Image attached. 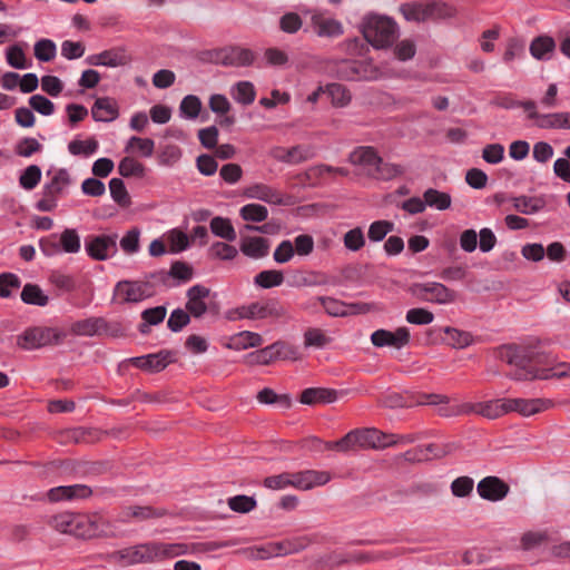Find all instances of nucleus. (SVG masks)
<instances>
[{"mask_svg":"<svg viewBox=\"0 0 570 570\" xmlns=\"http://www.w3.org/2000/svg\"><path fill=\"white\" fill-rule=\"evenodd\" d=\"M325 446L328 450H337L341 452H346V451L355 449L356 446H360V439H358L357 430H353V431L348 432L345 436H343L338 441L327 442Z\"/></svg>","mask_w":570,"mask_h":570,"instance_id":"obj_53","label":"nucleus"},{"mask_svg":"<svg viewBox=\"0 0 570 570\" xmlns=\"http://www.w3.org/2000/svg\"><path fill=\"white\" fill-rule=\"evenodd\" d=\"M474 481L470 476H459L451 483V492L454 497H468L473 490Z\"/></svg>","mask_w":570,"mask_h":570,"instance_id":"obj_64","label":"nucleus"},{"mask_svg":"<svg viewBox=\"0 0 570 570\" xmlns=\"http://www.w3.org/2000/svg\"><path fill=\"white\" fill-rule=\"evenodd\" d=\"M284 343L276 342L269 346H266L257 352L249 353L246 358L249 364H262L267 365L276 357L281 356Z\"/></svg>","mask_w":570,"mask_h":570,"instance_id":"obj_30","label":"nucleus"},{"mask_svg":"<svg viewBox=\"0 0 570 570\" xmlns=\"http://www.w3.org/2000/svg\"><path fill=\"white\" fill-rule=\"evenodd\" d=\"M406 322L415 325H428L434 320V314L429 309L422 307L411 308L405 315Z\"/></svg>","mask_w":570,"mask_h":570,"instance_id":"obj_60","label":"nucleus"},{"mask_svg":"<svg viewBox=\"0 0 570 570\" xmlns=\"http://www.w3.org/2000/svg\"><path fill=\"white\" fill-rule=\"evenodd\" d=\"M48 176H51L50 181L45 184L42 190L48 195L59 197L63 189L70 184V176L63 168L48 171Z\"/></svg>","mask_w":570,"mask_h":570,"instance_id":"obj_31","label":"nucleus"},{"mask_svg":"<svg viewBox=\"0 0 570 570\" xmlns=\"http://www.w3.org/2000/svg\"><path fill=\"white\" fill-rule=\"evenodd\" d=\"M118 171L122 177H144L145 166L132 157H125L118 165Z\"/></svg>","mask_w":570,"mask_h":570,"instance_id":"obj_47","label":"nucleus"},{"mask_svg":"<svg viewBox=\"0 0 570 570\" xmlns=\"http://www.w3.org/2000/svg\"><path fill=\"white\" fill-rule=\"evenodd\" d=\"M556 42L549 36H539L534 38L530 45V53L533 58L542 60L548 59L549 55L553 52Z\"/></svg>","mask_w":570,"mask_h":570,"instance_id":"obj_35","label":"nucleus"},{"mask_svg":"<svg viewBox=\"0 0 570 570\" xmlns=\"http://www.w3.org/2000/svg\"><path fill=\"white\" fill-rule=\"evenodd\" d=\"M224 547H227L224 542H197L188 546L185 543L148 541L110 553L109 561L129 567L138 563L159 562L187 553L215 551Z\"/></svg>","mask_w":570,"mask_h":570,"instance_id":"obj_2","label":"nucleus"},{"mask_svg":"<svg viewBox=\"0 0 570 570\" xmlns=\"http://www.w3.org/2000/svg\"><path fill=\"white\" fill-rule=\"evenodd\" d=\"M337 399V393L335 390L324 389V387H309L305 389L301 393L299 401L303 404L314 405L318 403H332Z\"/></svg>","mask_w":570,"mask_h":570,"instance_id":"obj_28","label":"nucleus"},{"mask_svg":"<svg viewBox=\"0 0 570 570\" xmlns=\"http://www.w3.org/2000/svg\"><path fill=\"white\" fill-rule=\"evenodd\" d=\"M507 405L508 399H498L479 403H465L463 404V411L493 420L508 413Z\"/></svg>","mask_w":570,"mask_h":570,"instance_id":"obj_18","label":"nucleus"},{"mask_svg":"<svg viewBox=\"0 0 570 570\" xmlns=\"http://www.w3.org/2000/svg\"><path fill=\"white\" fill-rule=\"evenodd\" d=\"M269 156L277 161L297 165L311 159L314 156V153L309 146L304 145H297L288 149L276 146L271 149Z\"/></svg>","mask_w":570,"mask_h":570,"instance_id":"obj_16","label":"nucleus"},{"mask_svg":"<svg viewBox=\"0 0 570 570\" xmlns=\"http://www.w3.org/2000/svg\"><path fill=\"white\" fill-rule=\"evenodd\" d=\"M210 230L217 237H220L227 242H234L237 237L236 230L230 219L216 216L210 220Z\"/></svg>","mask_w":570,"mask_h":570,"instance_id":"obj_36","label":"nucleus"},{"mask_svg":"<svg viewBox=\"0 0 570 570\" xmlns=\"http://www.w3.org/2000/svg\"><path fill=\"white\" fill-rule=\"evenodd\" d=\"M50 524L59 532L72 534L78 538L109 535V523L99 514H80L65 512L51 518Z\"/></svg>","mask_w":570,"mask_h":570,"instance_id":"obj_3","label":"nucleus"},{"mask_svg":"<svg viewBox=\"0 0 570 570\" xmlns=\"http://www.w3.org/2000/svg\"><path fill=\"white\" fill-rule=\"evenodd\" d=\"M155 293L154 286L149 282L141 281H120L114 289V301L119 304L138 303Z\"/></svg>","mask_w":570,"mask_h":570,"instance_id":"obj_7","label":"nucleus"},{"mask_svg":"<svg viewBox=\"0 0 570 570\" xmlns=\"http://www.w3.org/2000/svg\"><path fill=\"white\" fill-rule=\"evenodd\" d=\"M239 215L244 220L261 223L267 218L268 210L259 204H247L240 208Z\"/></svg>","mask_w":570,"mask_h":570,"instance_id":"obj_49","label":"nucleus"},{"mask_svg":"<svg viewBox=\"0 0 570 570\" xmlns=\"http://www.w3.org/2000/svg\"><path fill=\"white\" fill-rule=\"evenodd\" d=\"M248 198L262 200L268 204H283V195L272 186L265 184H254L245 189Z\"/></svg>","mask_w":570,"mask_h":570,"instance_id":"obj_25","label":"nucleus"},{"mask_svg":"<svg viewBox=\"0 0 570 570\" xmlns=\"http://www.w3.org/2000/svg\"><path fill=\"white\" fill-rule=\"evenodd\" d=\"M256 55L248 48L232 46L218 51L217 60L224 66L247 67L253 65Z\"/></svg>","mask_w":570,"mask_h":570,"instance_id":"obj_12","label":"nucleus"},{"mask_svg":"<svg viewBox=\"0 0 570 570\" xmlns=\"http://www.w3.org/2000/svg\"><path fill=\"white\" fill-rule=\"evenodd\" d=\"M98 147L99 144L95 138H89L87 140L75 139L68 144V150L73 156L92 155L98 150Z\"/></svg>","mask_w":570,"mask_h":570,"instance_id":"obj_50","label":"nucleus"},{"mask_svg":"<svg viewBox=\"0 0 570 570\" xmlns=\"http://www.w3.org/2000/svg\"><path fill=\"white\" fill-rule=\"evenodd\" d=\"M446 451L436 444H429L409 450L404 453V459L410 462H422L431 460L432 458H442Z\"/></svg>","mask_w":570,"mask_h":570,"instance_id":"obj_29","label":"nucleus"},{"mask_svg":"<svg viewBox=\"0 0 570 570\" xmlns=\"http://www.w3.org/2000/svg\"><path fill=\"white\" fill-rule=\"evenodd\" d=\"M450 399L443 394H434V393H423L420 394L416 399V404L419 405H436L438 413L441 416L450 417L460 414H468V412L463 411V404L458 406H451Z\"/></svg>","mask_w":570,"mask_h":570,"instance_id":"obj_19","label":"nucleus"},{"mask_svg":"<svg viewBox=\"0 0 570 570\" xmlns=\"http://www.w3.org/2000/svg\"><path fill=\"white\" fill-rule=\"evenodd\" d=\"M284 282V275L281 271L267 269L258 273L254 283L263 288H272L282 285Z\"/></svg>","mask_w":570,"mask_h":570,"instance_id":"obj_44","label":"nucleus"},{"mask_svg":"<svg viewBox=\"0 0 570 570\" xmlns=\"http://www.w3.org/2000/svg\"><path fill=\"white\" fill-rule=\"evenodd\" d=\"M425 207H432L438 210H445L451 206V196L448 193L440 191L434 188H429L423 194Z\"/></svg>","mask_w":570,"mask_h":570,"instance_id":"obj_38","label":"nucleus"},{"mask_svg":"<svg viewBox=\"0 0 570 570\" xmlns=\"http://www.w3.org/2000/svg\"><path fill=\"white\" fill-rule=\"evenodd\" d=\"M512 208L524 215H531L543 207V202L535 197L518 196L511 198Z\"/></svg>","mask_w":570,"mask_h":570,"instance_id":"obj_39","label":"nucleus"},{"mask_svg":"<svg viewBox=\"0 0 570 570\" xmlns=\"http://www.w3.org/2000/svg\"><path fill=\"white\" fill-rule=\"evenodd\" d=\"M344 246L352 252L360 250L365 245V236L361 227H355L344 234Z\"/></svg>","mask_w":570,"mask_h":570,"instance_id":"obj_59","label":"nucleus"},{"mask_svg":"<svg viewBox=\"0 0 570 570\" xmlns=\"http://www.w3.org/2000/svg\"><path fill=\"white\" fill-rule=\"evenodd\" d=\"M21 299L26 304L37 305V306H46L49 302L48 296L42 292V289L35 284L24 285L21 292Z\"/></svg>","mask_w":570,"mask_h":570,"instance_id":"obj_42","label":"nucleus"},{"mask_svg":"<svg viewBox=\"0 0 570 570\" xmlns=\"http://www.w3.org/2000/svg\"><path fill=\"white\" fill-rule=\"evenodd\" d=\"M263 344V337L258 333L244 331L230 337L229 348L246 350L248 347H257Z\"/></svg>","mask_w":570,"mask_h":570,"instance_id":"obj_34","label":"nucleus"},{"mask_svg":"<svg viewBox=\"0 0 570 570\" xmlns=\"http://www.w3.org/2000/svg\"><path fill=\"white\" fill-rule=\"evenodd\" d=\"M57 47L50 39H41L35 45V56L40 61H50L56 57Z\"/></svg>","mask_w":570,"mask_h":570,"instance_id":"obj_58","label":"nucleus"},{"mask_svg":"<svg viewBox=\"0 0 570 570\" xmlns=\"http://www.w3.org/2000/svg\"><path fill=\"white\" fill-rule=\"evenodd\" d=\"M41 179V169L37 165L28 166L19 178L22 188L31 190L37 187Z\"/></svg>","mask_w":570,"mask_h":570,"instance_id":"obj_57","label":"nucleus"},{"mask_svg":"<svg viewBox=\"0 0 570 570\" xmlns=\"http://www.w3.org/2000/svg\"><path fill=\"white\" fill-rule=\"evenodd\" d=\"M362 33L373 47L385 48L395 40L396 24L387 17L370 16L364 19Z\"/></svg>","mask_w":570,"mask_h":570,"instance_id":"obj_4","label":"nucleus"},{"mask_svg":"<svg viewBox=\"0 0 570 570\" xmlns=\"http://www.w3.org/2000/svg\"><path fill=\"white\" fill-rule=\"evenodd\" d=\"M348 161L352 165L361 166L366 176L371 177L376 165L381 163V157L373 147L361 146L348 155Z\"/></svg>","mask_w":570,"mask_h":570,"instance_id":"obj_21","label":"nucleus"},{"mask_svg":"<svg viewBox=\"0 0 570 570\" xmlns=\"http://www.w3.org/2000/svg\"><path fill=\"white\" fill-rule=\"evenodd\" d=\"M232 97L242 105L253 104L256 97L254 85L249 81L237 82L233 87Z\"/></svg>","mask_w":570,"mask_h":570,"instance_id":"obj_41","label":"nucleus"},{"mask_svg":"<svg viewBox=\"0 0 570 570\" xmlns=\"http://www.w3.org/2000/svg\"><path fill=\"white\" fill-rule=\"evenodd\" d=\"M43 146L32 137H24L20 139L14 147V153L24 158H29L32 155L40 153Z\"/></svg>","mask_w":570,"mask_h":570,"instance_id":"obj_52","label":"nucleus"},{"mask_svg":"<svg viewBox=\"0 0 570 570\" xmlns=\"http://www.w3.org/2000/svg\"><path fill=\"white\" fill-rule=\"evenodd\" d=\"M497 356L509 364L508 376L514 381H535L570 377V363L561 362L553 365L549 355L529 347L508 344L498 347Z\"/></svg>","mask_w":570,"mask_h":570,"instance_id":"obj_1","label":"nucleus"},{"mask_svg":"<svg viewBox=\"0 0 570 570\" xmlns=\"http://www.w3.org/2000/svg\"><path fill=\"white\" fill-rule=\"evenodd\" d=\"M326 95L331 99V104L335 108H345L352 101L351 91L343 85L333 82L326 85Z\"/></svg>","mask_w":570,"mask_h":570,"instance_id":"obj_33","label":"nucleus"},{"mask_svg":"<svg viewBox=\"0 0 570 570\" xmlns=\"http://www.w3.org/2000/svg\"><path fill=\"white\" fill-rule=\"evenodd\" d=\"M401 12L409 21H424L431 18H441L448 13L445 4L436 2L404 4L401 7Z\"/></svg>","mask_w":570,"mask_h":570,"instance_id":"obj_10","label":"nucleus"},{"mask_svg":"<svg viewBox=\"0 0 570 570\" xmlns=\"http://www.w3.org/2000/svg\"><path fill=\"white\" fill-rule=\"evenodd\" d=\"M85 246L90 257L105 261L117 253V235L92 236L86 240Z\"/></svg>","mask_w":570,"mask_h":570,"instance_id":"obj_11","label":"nucleus"},{"mask_svg":"<svg viewBox=\"0 0 570 570\" xmlns=\"http://www.w3.org/2000/svg\"><path fill=\"white\" fill-rule=\"evenodd\" d=\"M269 242L263 237L244 236L240 242V250L250 258H263L268 254Z\"/></svg>","mask_w":570,"mask_h":570,"instance_id":"obj_27","label":"nucleus"},{"mask_svg":"<svg viewBox=\"0 0 570 570\" xmlns=\"http://www.w3.org/2000/svg\"><path fill=\"white\" fill-rule=\"evenodd\" d=\"M165 514L164 510L151 507L129 505L120 510L117 521L121 523L141 522L149 519H157Z\"/></svg>","mask_w":570,"mask_h":570,"instance_id":"obj_20","label":"nucleus"},{"mask_svg":"<svg viewBox=\"0 0 570 570\" xmlns=\"http://www.w3.org/2000/svg\"><path fill=\"white\" fill-rule=\"evenodd\" d=\"M393 229L394 224L392 222L375 220L370 225L367 236L372 242H381Z\"/></svg>","mask_w":570,"mask_h":570,"instance_id":"obj_55","label":"nucleus"},{"mask_svg":"<svg viewBox=\"0 0 570 570\" xmlns=\"http://www.w3.org/2000/svg\"><path fill=\"white\" fill-rule=\"evenodd\" d=\"M132 148H137L141 156L150 157L155 149V142L150 138H140L134 136L128 140L126 150L129 151Z\"/></svg>","mask_w":570,"mask_h":570,"instance_id":"obj_63","label":"nucleus"},{"mask_svg":"<svg viewBox=\"0 0 570 570\" xmlns=\"http://www.w3.org/2000/svg\"><path fill=\"white\" fill-rule=\"evenodd\" d=\"M331 343V337L321 328L309 327L304 333V346L323 348Z\"/></svg>","mask_w":570,"mask_h":570,"instance_id":"obj_43","label":"nucleus"},{"mask_svg":"<svg viewBox=\"0 0 570 570\" xmlns=\"http://www.w3.org/2000/svg\"><path fill=\"white\" fill-rule=\"evenodd\" d=\"M109 190L112 199L120 206L127 207L130 204V197L124 181L120 178H112L109 181Z\"/></svg>","mask_w":570,"mask_h":570,"instance_id":"obj_54","label":"nucleus"},{"mask_svg":"<svg viewBox=\"0 0 570 570\" xmlns=\"http://www.w3.org/2000/svg\"><path fill=\"white\" fill-rule=\"evenodd\" d=\"M443 332L446 336L444 341L454 348H464L473 343V336L469 332L450 326L444 327Z\"/></svg>","mask_w":570,"mask_h":570,"instance_id":"obj_37","label":"nucleus"},{"mask_svg":"<svg viewBox=\"0 0 570 570\" xmlns=\"http://www.w3.org/2000/svg\"><path fill=\"white\" fill-rule=\"evenodd\" d=\"M179 109L184 116L194 119L200 112L202 101L197 96L188 95L181 100Z\"/></svg>","mask_w":570,"mask_h":570,"instance_id":"obj_62","label":"nucleus"},{"mask_svg":"<svg viewBox=\"0 0 570 570\" xmlns=\"http://www.w3.org/2000/svg\"><path fill=\"white\" fill-rule=\"evenodd\" d=\"M62 334L51 327H30L17 337V344L23 350H37L47 345L58 344Z\"/></svg>","mask_w":570,"mask_h":570,"instance_id":"obj_8","label":"nucleus"},{"mask_svg":"<svg viewBox=\"0 0 570 570\" xmlns=\"http://www.w3.org/2000/svg\"><path fill=\"white\" fill-rule=\"evenodd\" d=\"M209 296V289L203 285H194L187 291L188 302L186 308L188 314L200 317L207 312L205 299Z\"/></svg>","mask_w":570,"mask_h":570,"instance_id":"obj_22","label":"nucleus"},{"mask_svg":"<svg viewBox=\"0 0 570 570\" xmlns=\"http://www.w3.org/2000/svg\"><path fill=\"white\" fill-rule=\"evenodd\" d=\"M409 292L420 301L439 305L452 304L456 299V292L439 282L413 283Z\"/></svg>","mask_w":570,"mask_h":570,"instance_id":"obj_6","label":"nucleus"},{"mask_svg":"<svg viewBox=\"0 0 570 570\" xmlns=\"http://www.w3.org/2000/svg\"><path fill=\"white\" fill-rule=\"evenodd\" d=\"M549 399H508V413L517 412L522 416H531L553 406Z\"/></svg>","mask_w":570,"mask_h":570,"instance_id":"obj_13","label":"nucleus"},{"mask_svg":"<svg viewBox=\"0 0 570 570\" xmlns=\"http://www.w3.org/2000/svg\"><path fill=\"white\" fill-rule=\"evenodd\" d=\"M107 328V323L101 317H91L78 321L72 325V332L77 335L92 336L101 334Z\"/></svg>","mask_w":570,"mask_h":570,"instance_id":"obj_32","label":"nucleus"},{"mask_svg":"<svg viewBox=\"0 0 570 570\" xmlns=\"http://www.w3.org/2000/svg\"><path fill=\"white\" fill-rule=\"evenodd\" d=\"M336 76L347 81L375 80L379 78V70L368 61L341 60L335 67Z\"/></svg>","mask_w":570,"mask_h":570,"instance_id":"obj_9","label":"nucleus"},{"mask_svg":"<svg viewBox=\"0 0 570 570\" xmlns=\"http://www.w3.org/2000/svg\"><path fill=\"white\" fill-rule=\"evenodd\" d=\"M91 495L92 490L86 484L60 485L47 492V498L51 502L78 501L88 499Z\"/></svg>","mask_w":570,"mask_h":570,"instance_id":"obj_15","label":"nucleus"},{"mask_svg":"<svg viewBox=\"0 0 570 570\" xmlns=\"http://www.w3.org/2000/svg\"><path fill=\"white\" fill-rule=\"evenodd\" d=\"M403 174V168L400 165L383 161L376 165L371 178L389 180Z\"/></svg>","mask_w":570,"mask_h":570,"instance_id":"obj_51","label":"nucleus"},{"mask_svg":"<svg viewBox=\"0 0 570 570\" xmlns=\"http://www.w3.org/2000/svg\"><path fill=\"white\" fill-rule=\"evenodd\" d=\"M478 494L488 501L497 502L503 500L509 491L510 487L507 482L498 476H485L476 485Z\"/></svg>","mask_w":570,"mask_h":570,"instance_id":"obj_14","label":"nucleus"},{"mask_svg":"<svg viewBox=\"0 0 570 570\" xmlns=\"http://www.w3.org/2000/svg\"><path fill=\"white\" fill-rule=\"evenodd\" d=\"M318 302L322 304L325 312L331 316H345L348 314L347 305L336 298L320 296Z\"/></svg>","mask_w":570,"mask_h":570,"instance_id":"obj_56","label":"nucleus"},{"mask_svg":"<svg viewBox=\"0 0 570 570\" xmlns=\"http://www.w3.org/2000/svg\"><path fill=\"white\" fill-rule=\"evenodd\" d=\"M237 255V248L224 242H215L208 248V256L215 259L232 261Z\"/></svg>","mask_w":570,"mask_h":570,"instance_id":"obj_45","label":"nucleus"},{"mask_svg":"<svg viewBox=\"0 0 570 570\" xmlns=\"http://www.w3.org/2000/svg\"><path fill=\"white\" fill-rule=\"evenodd\" d=\"M409 341L410 331L406 327H399L395 332L377 330L371 335V342L376 347L392 346L402 348Z\"/></svg>","mask_w":570,"mask_h":570,"instance_id":"obj_17","label":"nucleus"},{"mask_svg":"<svg viewBox=\"0 0 570 570\" xmlns=\"http://www.w3.org/2000/svg\"><path fill=\"white\" fill-rule=\"evenodd\" d=\"M60 249L65 253L75 254L80 250V237L76 229L67 228L58 236Z\"/></svg>","mask_w":570,"mask_h":570,"instance_id":"obj_46","label":"nucleus"},{"mask_svg":"<svg viewBox=\"0 0 570 570\" xmlns=\"http://www.w3.org/2000/svg\"><path fill=\"white\" fill-rule=\"evenodd\" d=\"M286 315V309L278 299H265L261 302H254L249 305H244L235 308L229 313V320H265L273 318L277 320Z\"/></svg>","mask_w":570,"mask_h":570,"instance_id":"obj_5","label":"nucleus"},{"mask_svg":"<svg viewBox=\"0 0 570 570\" xmlns=\"http://www.w3.org/2000/svg\"><path fill=\"white\" fill-rule=\"evenodd\" d=\"M313 28L320 37H338L343 33L340 21L316 12L311 18Z\"/></svg>","mask_w":570,"mask_h":570,"instance_id":"obj_23","label":"nucleus"},{"mask_svg":"<svg viewBox=\"0 0 570 570\" xmlns=\"http://www.w3.org/2000/svg\"><path fill=\"white\" fill-rule=\"evenodd\" d=\"M303 473V482L305 491L315 487L325 485L331 481L332 475L327 471L305 470Z\"/></svg>","mask_w":570,"mask_h":570,"instance_id":"obj_48","label":"nucleus"},{"mask_svg":"<svg viewBox=\"0 0 570 570\" xmlns=\"http://www.w3.org/2000/svg\"><path fill=\"white\" fill-rule=\"evenodd\" d=\"M171 362V353L161 351L156 354L132 358V364L139 368L158 372Z\"/></svg>","mask_w":570,"mask_h":570,"instance_id":"obj_26","label":"nucleus"},{"mask_svg":"<svg viewBox=\"0 0 570 570\" xmlns=\"http://www.w3.org/2000/svg\"><path fill=\"white\" fill-rule=\"evenodd\" d=\"M327 279L326 276L320 272H297L293 276V281L291 283L292 286L295 287H312V286H320L326 284Z\"/></svg>","mask_w":570,"mask_h":570,"instance_id":"obj_40","label":"nucleus"},{"mask_svg":"<svg viewBox=\"0 0 570 570\" xmlns=\"http://www.w3.org/2000/svg\"><path fill=\"white\" fill-rule=\"evenodd\" d=\"M166 313L167 309L165 306H156L153 308L145 309L141 313V318L145 321V324L141 325L140 331L145 333V327L161 323L166 316Z\"/></svg>","mask_w":570,"mask_h":570,"instance_id":"obj_61","label":"nucleus"},{"mask_svg":"<svg viewBox=\"0 0 570 570\" xmlns=\"http://www.w3.org/2000/svg\"><path fill=\"white\" fill-rule=\"evenodd\" d=\"M118 115L117 102L109 97L97 98L91 107V116L96 121H112Z\"/></svg>","mask_w":570,"mask_h":570,"instance_id":"obj_24","label":"nucleus"}]
</instances>
